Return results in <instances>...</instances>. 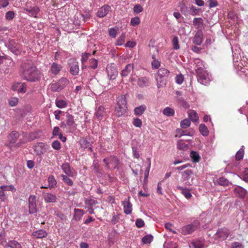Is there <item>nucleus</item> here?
<instances>
[{"label": "nucleus", "instance_id": "obj_60", "mask_svg": "<svg viewBox=\"0 0 248 248\" xmlns=\"http://www.w3.org/2000/svg\"><path fill=\"white\" fill-rule=\"evenodd\" d=\"M27 90V85L25 83H21L19 86V89L18 90V93H25Z\"/></svg>", "mask_w": 248, "mask_h": 248}, {"label": "nucleus", "instance_id": "obj_10", "mask_svg": "<svg viewBox=\"0 0 248 248\" xmlns=\"http://www.w3.org/2000/svg\"><path fill=\"white\" fill-rule=\"evenodd\" d=\"M8 48L11 52L16 55H20L21 52V46L14 40H11L9 42Z\"/></svg>", "mask_w": 248, "mask_h": 248}, {"label": "nucleus", "instance_id": "obj_61", "mask_svg": "<svg viewBox=\"0 0 248 248\" xmlns=\"http://www.w3.org/2000/svg\"><path fill=\"white\" fill-rule=\"evenodd\" d=\"M133 124L137 127H140L142 125V121L139 118H134L133 120Z\"/></svg>", "mask_w": 248, "mask_h": 248}, {"label": "nucleus", "instance_id": "obj_33", "mask_svg": "<svg viewBox=\"0 0 248 248\" xmlns=\"http://www.w3.org/2000/svg\"><path fill=\"white\" fill-rule=\"evenodd\" d=\"M47 180L48 183V186L49 188H54L56 186L57 182L53 175L49 176Z\"/></svg>", "mask_w": 248, "mask_h": 248}, {"label": "nucleus", "instance_id": "obj_11", "mask_svg": "<svg viewBox=\"0 0 248 248\" xmlns=\"http://www.w3.org/2000/svg\"><path fill=\"white\" fill-rule=\"evenodd\" d=\"M69 72L73 76L78 75L79 69L78 62L74 59H70L69 61Z\"/></svg>", "mask_w": 248, "mask_h": 248}, {"label": "nucleus", "instance_id": "obj_35", "mask_svg": "<svg viewBox=\"0 0 248 248\" xmlns=\"http://www.w3.org/2000/svg\"><path fill=\"white\" fill-rule=\"evenodd\" d=\"M190 156L194 162H199L200 160V156L199 154L195 151H191L190 153Z\"/></svg>", "mask_w": 248, "mask_h": 248}, {"label": "nucleus", "instance_id": "obj_18", "mask_svg": "<svg viewBox=\"0 0 248 248\" xmlns=\"http://www.w3.org/2000/svg\"><path fill=\"white\" fill-rule=\"evenodd\" d=\"M190 248H205V246L203 240H196L189 244Z\"/></svg>", "mask_w": 248, "mask_h": 248}, {"label": "nucleus", "instance_id": "obj_31", "mask_svg": "<svg viewBox=\"0 0 248 248\" xmlns=\"http://www.w3.org/2000/svg\"><path fill=\"white\" fill-rule=\"evenodd\" d=\"M146 109V106L142 105L139 107L135 108L134 111L135 115H141Z\"/></svg>", "mask_w": 248, "mask_h": 248}, {"label": "nucleus", "instance_id": "obj_13", "mask_svg": "<svg viewBox=\"0 0 248 248\" xmlns=\"http://www.w3.org/2000/svg\"><path fill=\"white\" fill-rule=\"evenodd\" d=\"M230 234L229 230L227 228H221L216 233V238L220 241L226 240Z\"/></svg>", "mask_w": 248, "mask_h": 248}, {"label": "nucleus", "instance_id": "obj_45", "mask_svg": "<svg viewBox=\"0 0 248 248\" xmlns=\"http://www.w3.org/2000/svg\"><path fill=\"white\" fill-rule=\"evenodd\" d=\"M90 62V66L89 67H90L92 69H95L97 67V63L98 61L96 59L92 58L90 59L89 60Z\"/></svg>", "mask_w": 248, "mask_h": 248}, {"label": "nucleus", "instance_id": "obj_29", "mask_svg": "<svg viewBox=\"0 0 248 248\" xmlns=\"http://www.w3.org/2000/svg\"><path fill=\"white\" fill-rule=\"evenodd\" d=\"M58 83L62 90L69 84V80L65 78H62L58 80Z\"/></svg>", "mask_w": 248, "mask_h": 248}, {"label": "nucleus", "instance_id": "obj_7", "mask_svg": "<svg viewBox=\"0 0 248 248\" xmlns=\"http://www.w3.org/2000/svg\"><path fill=\"white\" fill-rule=\"evenodd\" d=\"M106 70L108 76L110 80H113L117 77L118 71L117 66L114 63H110L107 65Z\"/></svg>", "mask_w": 248, "mask_h": 248}, {"label": "nucleus", "instance_id": "obj_52", "mask_svg": "<svg viewBox=\"0 0 248 248\" xmlns=\"http://www.w3.org/2000/svg\"><path fill=\"white\" fill-rule=\"evenodd\" d=\"M133 10L135 14H138L143 11V8L140 4H136L133 8Z\"/></svg>", "mask_w": 248, "mask_h": 248}, {"label": "nucleus", "instance_id": "obj_2", "mask_svg": "<svg viewBox=\"0 0 248 248\" xmlns=\"http://www.w3.org/2000/svg\"><path fill=\"white\" fill-rule=\"evenodd\" d=\"M127 101L125 95H122L117 99V104L115 106L114 113L118 117L124 115L127 110Z\"/></svg>", "mask_w": 248, "mask_h": 248}, {"label": "nucleus", "instance_id": "obj_28", "mask_svg": "<svg viewBox=\"0 0 248 248\" xmlns=\"http://www.w3.org/2000/svg\"><path fill=\"white\" fill-rule=\"evenodd\" d=\"M74 218L77 220H79L83 215L84 214V212L83 210L79 209H75L74 210Z\"/></svg>", "mask_w": 248, "mask_h": 248}, {"label": "nucleus", "instance_id": "obj_20", "mask_svg": "<svg viewBox=\"0 0 248 248\" xmlns=\"http://www.w3.org/2000/svg\"><path fill=\"white\" fill-rule=\"evenodd\" d=\"M134 64L129 63L126 65L124 69L122 71L121 75L122 77H127L133 70Z\"/></svg>", "mask_w": 248, "mask_h": 248}, {"label": "nucleus", "instance_id": "obj_39", "mask_svg": "<svg viewBox=\"0 0 248 248\" xmlns=\"http://www.w3.org/2000/svg\"><path fill=\"white\" fill-rule=\"evenodd\" d=\"M29 211L30 214H33L37 211L36 202H29Z\"/></svg>", "mask_w": 248, "mask_h": 248}, {"label": "nucleus", "instance_id": "obj_56", "mask_svg": "<svg viewBox=\"0 0 248 248\" xmlns=\"http://www.w3.org/2000/svg\"><path fill=\"white\" fill-rule=\"evenodd\" d=\"M61 177H62V179L63 181L68 184L69 186H72L73 185V181L71 179L68 178L66 175L64 174H62Z\"/></svg>", "mask_w": 248, "mask_h": 248}, {"label": "nucleus", "instance_id": "obj_14", "mask_svg": "<svg viewBox=\"0 0 248 248\" xmlns=\"http://www.w3.org/2000/svg\"><path fill=\"white\" fill-rule=\"evenodd\" d=\"M194 134V131L192 128L184 130L183 128L177 129L176 132V137L180 138L183 136H192Z\"/></svg>", "mask_w": 248, "mask_h": 248}, {"label": "nucleus", "instance_id": "obj_4", "mask_svg": "<svg viewBox=\"0 0 248 248\" xmlns=\"http://www.w3.org/2000/svg\"><path fill=\"white\" fill-rule=\"evenodd\" d=\"M199 225V221L194 220L192 223L183 226L181 229V232L183 235L191 234L198 228Z\"/></svg>", "mask_w": 248, "mask_h": 248}, {"label": "nucleus", "instance_id": "obj_9", "mask_svg": "<svg viewBox=\"0 0 248 248\" xmlns=\"http://www.w3.org/2000/svg\"><path fill=\"white\" fill-rule=\"evenodd\" d=\"M19 137V134L18 132L16 131H12L7 136L8 142L6 144V146L12 150V145L16 142Z\"/></svg>", "mask_w": 248, "mask_h": 248}, {"label": "nucleus", "instance_id": "obj_57", "mask_svg": "<svg viewBox=\"0 0 248 248\" xmlns=\"http://www.w3.org/2000/svg\"><path fill=\"white\" fill-rule=\"evenodd\" d=\"M109 35L112 38H115L117 36V30L114 28H111L108 30Z\"/></svg>", "mask_w": 248, "mask_h": 248}, {"label": "nucleus", "instance_id": "obj_36", "mask_svg": "<svg viewBox=\"0 0 248 248\" xmlns=\"http://www.w3.org/2000/svg\"><path fill=\"white\" fill-rule=\"evenodd\" d=\"M125 33H122L115 43V45L121 46L124 44L125 41Z\"/></svg>", "mask_w": 248, "mask_h": 248}, {"label": "nucleus", "instance_id": "obj_1", "mask_svg": "<svg viewBox=\"0 0 248 248\" xmlns=\"http://www.w3.org/2000/svg\"><path fill=\"white\" fill-rule=\"evenodd\" d=\"M20 76L30 82H36L41 78L43 74L31 62L27 61L21 65Z\"/></svg>", "mask_w": 248, "mask_h": 248}, {"label": "nucleus", "instance_id": "obj_43", "mask_svg": "<svg viewBox=\"0 0 248 248\" xmlns=\"http://www.w3.org/2000/svg\"><path fill=\"white\" fill-rule=\"evenodd\" d=\"M153 240V237L151 235H146L142 238L143 244L150 243Z\"/></svg>", "mask_w": 248, "mask_h": 248}, {"label": "nucleus", "instance_id": "obj_63", "mask_svg": "<svg viewBox=\"0 0 248 248\" xmlns=\"http://www.w3.org/2000/svg\"><path fill=\"white\" fill-rule=\"evenodd\" d=\"M120 215L119 214H117V215H114L113 216L112 219H111L112 224H115L119 222V220L120 218Z\"/></svg>", "mask_w": 248, "mask_h": 248}, {"label": "nucleus", "instance_id": "obj_38", "mask_svg": "<svg viewBox=\"0 0 248 248\" xmlns=\"http://www.w3.org/2000/svg\"><path fill=\"white\" fill-rule=\"evenodd\" d=\"M163 113L167 116H172L174 115V110L170 107H166L163 110Z\"/></svg>", "mask_w": 248, "mask_h": 248}, {"label": "nucleus", "instance_id": "obj_16", "mask_svg": "<svg viewBox=\"0 0 248 248\" xmlns=\"http://www.w3.org/2000/svg\"><path fill=\"white\" fill-rule=\"evenodd\" d=\"M111 7L108 5H104L102 6L98 11L97 15L100 17H103L106 16L110 11Z\"/></svg>", "mask_w": 248, "mask_h": 248}, {"label": "nucleus", "instance_id": "obj_64", "mask_svg": "<svg viewBox=\"0 0 248 248\" xmlns=\"http://www.w3.org/2000/svg\"><path fill=\"white\" fill-rule=\"evenodd\" d=\"M136 225L138 228H141L144 225V221L141 218H138L136 221Z\"/></svg>", "mask_w": 248, "mask_h": 248}, {"label": "nucleus", "instance_id": "obj_27", "mask_svg": "<svg viewBox=\"0 0 248 248\" xmlns=\"http://www.w3.org/2000/svg\"><path fill=\"white\" fill-rule=\"evenodd\" d=\"M193 25L196 27V29H200L203 25V20L201 17L194 18L193 21Z\"/></svg>", "mask_w": 248, "mask_h": 248}, {"label": "nucleus", "instance_id": "obj_12", "mask_svg": "<svg viewBox=\"0 0 248 248\" xmlns=\"http://www.w3.org/2000/svg\"><path fill=\"white\" fill-rule=\"evenodd\" d=\"M33 148V151L36 155H41L44 154L46 152L47 145L44 143L39 142L34 145Z\"/></svg>", "mask_w": 248, "mask_h": 248}, {"label": "nucleus", "instance_id": "obj_62", "mask_svg": "<svg viewBox=\"0 0 248 248\" xmlns=\"http://www.w3.org/2000/svg\"><path fill=\"white\" fill-rule=\"evenodd\" d=\"M18 102V98L17 97H13L12 98L9 102V105L11 107H14L17 105V103Z\"/></svg>", "mask_w": 248, "mask_h": 248}, {"label": "nucleus", "instance_id": "obj_40", "mask_svg": "<svg viewBox=\"0 0 248 248\" xmlns=\"http://www.w3.org/2000/svg\"><path fill=\"white\" fill-rule=\"evenodd\" d=\"M56 105L59 108H63L67 106V102L64 100H56Z\"/></svg>", "mask_w": 248, "mask_h": 248}, {"label": "nucleus", "instance_id": "obj_58", "mask_svg": "<svg viewBox=\"0 0 248 248\" xmlns=\"http://www.w3.org/2000/svg\"><path fill=\"white\" fill-rule=\"evenodd\" d=\"M91 55L89 53H82L81 56V63L82 64H84L88 60L89 56Z\"/></svg>", "mask_w": 248, "mask_h": 248}, {"label": "nucleus", "instance_id": "obj_15", "mask_svg": "<svg viewBox=\"0 0 248 248\" xmlns=\"http://www.w3.org/2000/svg\"><path fill=\"white\" fill-rule=\"evenodd\" d=\"M203 35L202 30H198L196 33L193 39V43L197 45L200 46L203 41Z\"/></svg>", "mask_w": 248, "mask_h": 248}, {"label": "nucleus", "instance_id": "obj_21", "mask_svg": "<svg viewBox=\"0 0 248 248\" xmlns=\"http://www.w3.org/2000/svg\"><path fill=\"white\" fill-rule=\"evenodd\" d=\"M234 192L236 196L243 199L246 195V190L241 187H236L234 190Z\"/></svg>", "mask_w": 248, "mask_h": 248}, {"label": "nucleus", "instance_id": "obj_48", "mask_svg": "<svg viewBox=\"0 0 248 248\" xmlns=\"http://www.w3.org/2000/svg\"><path fill=\"white\" fill-rule=\"evenodd\" d=\"M244 154V151L243 149H240L235 155V159L239 161L243 159Z\"/></svg>", "mask_w": 248, "mask_h": 248}, {"label": "nucleus", "instance_id": "obj_55", "mask_svg": "<svg viewBox=\"0 0 248 248\" xmlns=\"http://www.w3.org/2000/svg\"><path fill=\"white\" fill-rule=\"evenodd\" d=\"M52 147L56 150H60L61 148L60 142L57 140L54 141L52 143Z\"/></svg>", "mask_w": 248, "mask_h": 248}, {"label": "nucleus", "instance_id": "obj_6", "mask_svg": "<svg viewBox=\"0 0 248 248\" xmlns=\"http://www.w3.org/2000/svg\"><path fill=\"white\" fill-rule=\"evenodd\" d=\"M66 125H67L66 132H73L77 129V124L74 121V117L71 114L67 113L66 115Z\"/></svg>", "mask_w": 248, "mask_h": 248}, {"label": "nucleus", "instance_id": "obj_26", "mask_svg": "<svg viewBox=\"0 0 248 248\" xmlns=\"http://www.w3.org/2000/svg\"><path fill=\"white\" fill-rule=\"evenodd\" d=\"M62 69L61 65L53 62L51 67V72L54 75H57Z\"/></svg>", "mask_w": 248, "mask_h": 248}, {"label": "nucleus", "instance_id": "obj_49", "mask_svg": "<svg viewBox=\"0 0 248 248\" xmlns=\"http://www.w3.org/2000/svg\"><path fill=\"white\" fill-rule=\"evenodd\" d=\"M242 179L246 182L248 183V168L246 167L241 175Z\"/></svg>", "mask_w": 248, "mask_h": 248}, {"label": "nucleus", "instance_id": "obj_54", "mask_svg": "<svg viewBox=\"0 0 248 248\" xmlns=\"http://www.w3.org/2000/svg\"><path fill=\"white\" fill-rule=\"evenodd\" d=\"M45 200L46 202H54L56 201V197L52 194H47L45 196Z\"/></svg>", "mask_w": 248, "mask_h": 248}, {"label": "nucleus", "instance_id": "obj_37", "mask_svg": "<svg viewBox=\"0 0 248 248\" xmlns=\"http://www.w3.org/2000/svg\"><path fill=\"white\" fill-rule=\"evenodd\" d=\"M199 129L200 133L203 136H206L208 135L209 131L205 124H201L199 126Z\"/></svg>", "mask_w": 248, "mask_h": 248}, {"label": "nucleus", "instance_id": "obj_51", "mask_svg": "<svg viewBox=\"0 0 248 248\" xmlns=\"http://www.w3.org/2000/svg\"><path fill=\"white\" fill-rule=\"evenodd\" d=\"M15 16L14 11H9L6 13L5 18L8 20H12Z\"/></svg>", "mask_w": 248, "mask_h": 248}, {"label": "nucleus", "instance_id": "obj_46", "mask_svg": "<svg viewBox=\"0 0 248 248\" xmlns=\"http://www.w3.org/2000/svg\"><path fill=\"white\" fill-rule=\"evenodd\" d=\"M0 189L4 191H11L12 192L16 191V188L13 185L2 186L0 187Z\"/></svg>", "mask_w": 248, "mask_h": 248}, {"label": "nucleus", "instance_id": "obj_3", "mask_svg": "<svg viewBox=\"0 0 248 248\" xmlns=\"http://www.w3.org/2000/svg\"><path fill=\"white\" fill-rule=\"evenodd\" d=\"M170 71L165 68H161L158 70L156 80L158 88L165 86L167 82V78L170 74Z\"/></svg>", "mask_w": 248, "mask_h": 248}, {"label": "nucleus", "instance_id": "obj_53", "mask_svg": "<svg viewBox=\"0 0 248 248\" xmlns=\"http://www.w3.org/2000/svg\"><path fill=\"white\" fill-rule=\"evenodd\" d=\"M140 19L139 17L136 16L131 19L130 24L133 26H136L140 23Z\"/></svg>", "mask_w": 248, "mask_h": 248}, {"label": "nucleus", "instance_id": "obj_22", "mask_svg": "<svg viewBox=\"0 0 248 248\" xmlns=\"http://www.w3.org/2000/svg\"><path fill=\"white\" fill-rule=\"evenodd\" d=\"M46 235L47 232L45 230L43 229L33 232L32 233V236L34 238L36 239L43 238L46 236Z\"/></svg>", "mask_w": 248, "mask_h": 248}, {"label": "nucleus", "instance_id": "obj_24", "mask_svg": "<svg viewBox=\"0 0 248 248\" xmlns=\"http://www.w3.org/2000/svg\"><path fill=\"white\" fill-rule=\"evenodd\" d=\"M105 110V108L101 106H99V108H98L96 112L95 115L96 117L98 120H100L102 119L103 117L105 115L106 111Z\"/></svg>", "mask_w": 248, "mask_h": 248}, {"label": "nucleus", "instance_id": "obj_17", "mask_svg": "<svg viewBox=\"0 0 248 248\" xmlns=\"http://www.w3.org/2000/svg\"><path fill=\"white\" fill-rule=\"evenodd\" d=\"M80 147L83 150L87 149L88 151L92 152V144L86 139H81L79 140Z\"/></svg>", "mask_w": 248, "mask_h": 248}, {"label": "nucleus", "instance_id": "obj_34", "mask_svg": "<svg viewBox=\"0 0 248 248\" xmlns=\"http://www.w3.org/2000/svg\"><path fill=\"white\" fill-rule=\"evenodd\" d=\"M189 119L193 122H197L199 119L198 114L194 110H190L188 112Z\"/></svg>", "mask_w": 248, "mask_h": 248}, {"label": "nucleus", "instance_id": "obj_44", "mask_svg": "<svg viewBox=\"0 0 248 248\" xmlns=\"http://www.w3.org/2000/svg\"><path fill=\"white\" fill-rule=\"evenodd\" d=\"M191 124L190 121L188 119H185L182 121L180 125L183 129H185L190 126Z\"/></svg>", "mask_w": 248, "mask_h": 248}, {"label": "nucleus", "instance_id": "obj_32", "mask_svg": "<svg viewBox=\"0 0 248 248\" xmlns=\"http://www.w3.org/2000/svg\"><path fill=\"white\" fill-rule=\"evenodd\" d=\"M62 168L63 171L67 175L69 176H73V172L70 169V165L68 163L63 164L62 166Z\"/></svg>", "mask_w": 248, "mask_h": 248}, {"label": "nucleus", "instance_id": "obj_42", "mask_svg": "<svg viewBox=\"0 0 248 248\" xmlns=\"http://www.w3.org/2000/svg\"><path fill=\"white\" fill-rule=\"evenodd\" d=\"M49 86L50 89L52 92H57L61 91L58 82L50 84Z\"/></svg>", "mask_w": 248, "mask_h": 248}, {"label": "nucleus", "instance_id": "obj_59", "mask_svg": "<svg viewBox=\"0 0 248 248\" xmlns=\"http://www.w3.org/2000/svg\"><path fill=\"white\" fill-rule=\"evenodd\" d=\"M199 9H197L193 6H192L189 10V14L193 16L198 14Z\"/></svg>", "mask_w": 248, "mask_h": 248}, {"label": "nucleus", "instance_id": "obj_5", "mask_svg": "<svg viewBox=\"0 0 248 248\" xmlns=\"http://www.w3.org/2000/svg\"><path fill=\"white\" fill-rule=\"evenodd\" d=\"M196 72L198 75V81L204 85H207L210 81L208 74L205 70L202 68H198L196 69Z\"/></svg>", "mask_w": 248, "mask_h": 248}, {"label": "nucleus", "instance_id": "obj_23", "mask_svg": "<svg viewBox=\"0 0 248 248\" xmlns=\"http://www.w3.org/2000/svg\"><path fill=\"white\" fill-rule=\"evenodd\" d=\"M25 9L27 12H28L30 14L34 17H36L40 11L39 7L37 6L30 7L27 6Z\"/></svg>", "mask_w": 248, "mask_h": 248}, {"label": "nucleus", "instance_id": "obj_8", "mask_svg": "<svg viewBox=\"0 0 248 248\" xmlns=\"http://www.w3.org/2000/svg\"><path fill=\"white\" fill-rule=\"evenodd\" d=\"M103 162L105 163L106 167L108 170L110 169L109 164H111L114 169H117L119 164V160L114 156H110L104 158Z\"/></svg>", "mask_w": 248, "mask_h": 248}, {"label": "nucleus", "instance_id": "obj_19", "mask_svg": "<svg viewBox=\"0 0 248 248\" xmlns=\"http://www.w3.org/2000/svg\"><path fill=\"white\" fill-rule=\"evenodd\" d=\"M149 79L147 77H140L138 79L137 84L140 88L147 87L149 85Z\"/></svg>", "mask_w": 248, "mask_h": 248}, {"label": "nucleus", "instance_id": "obj_25", "mask_svg": "<svg viewBox=\"0 0 248 248\" xmlns=\"http://www.w3.org/2000/svg\"><path fill=\"white\" fill-rule=\"evenodd\" d=\"M5 247L10 248H22L21 245L16 240L9 241L6 243Z\"/></svg>", "mask_w": 248, "mask_h": 248}, {"label": "nucleus", "instance_id": "obj_30", "mask_svg": "<svg viewBox=\"0 0 248 248\" xmlns=\"http://www.w3.org/2000/svg\"><path fill=\"white\" fill-rule=\"evenodd\" d=\"M124 208V212L126 215L131 213L132 210V205L131 202H123Z\"/></svg>", "mask_w": 248, "mask_h": 248}, {"label": "nucleus", "instance_id": "obj_50", "mask_svg": "<svg viewBox=\"0 0 248 248\" xmlns=\"http://www.w3.org/2000/svg\"><path fill=\"white\" fill-rule=\"evenodd\" d=\"M172 44L173 46V48L177 50L179 49L180 46L179 45V41H178V38L177 36H175L172 41Z\"/></svg>", "mask_w": 248, "mask_h": 248}, {"label": "nucleus", "instance_id": "obj_41", "mask_svg": "<svg viewBox=\"0 0 248 248\" xmlns=\"http://www.w3.org/2000/svg\"><path fill=\"white\" fill-rule=\"evenodd\" d=\"M153 61H152L151 64L153 68L157 69L160 65V62L155 58V55L152 56Z\"/></svg>", "mask_w": 248, "mask_h": 248}, {"label": "nucleus", "instance_id": "obj_47", "mask_svg": "<svg viewBox=\"0 0 248 248\" xmlns=\"http://www.w3.org/2000/svg\"><path fill=\"white\" fill-rule=\"evenodd\" d=\"M217 183L221 186H228L229 181L224 177H221L217 180Z\"/></svg>", "mask_w": 248, "mask_h": 248}]
</instances>
